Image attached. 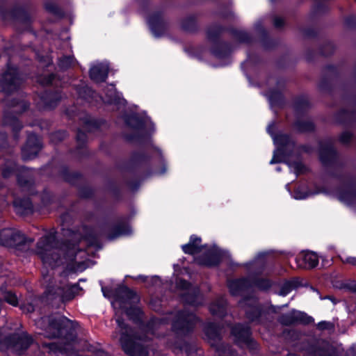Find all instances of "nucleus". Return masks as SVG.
<instances>
[{
  "instance_id": "f257e3e1",
  "label": "nucleus",
  "mask_w": 356,
  "mask_h": 356,
  "mask_svg": "<svg viewBox=\"0 0 356 356\" xmlns=\"http://www.w3.org/2000/svg\"><path fill=\"white\" fill-rule=\"evenodd\" d=\"M38 326L44 329V335L48 338H59L61 342L56 348L61 352L72 356H79L76 328L77 323L67 318L56 314L47 318H42L37 322Z\"/></svg>"
},
{
  "instance_id": "f03ea898",
  "label": "nucleus",
  "mask_w": 356,
  "mask_h": 356,
  "mask_svg": "<svg viewBox=\"0 0 356 356\" xmlns=\"http://www.w3.org/2000/svg\"><path fill=\"white\" fill-rule=\"evenodd\" d=\"M119 327L121 329L122 335L120 343L124 351L129 356H160L157 352L153 350L147 349L143 345L145 341V339L138 338L132 334L131 329L126 327L124 322L120 319H117Z\"/></svg>"
},
{
  "instance_id": "7ed1b4c3",
  "label": "nucleus",
  "mask_w": 356,
  "mask_h": 356,
  "mask_svg": "<svg viewBox=\"0 0 356 356\" xmlns=\"http://www.w3.org/2000/svg\"><path fill=\"white\" fill-rule=\"evenodd\" d=\"M55 242L54 236H44L38 242L36 248V252L43 263L52 267L63 264L62 259L59 257L60 250L54 248Z\"/></svg>"
},
{
  "instance_id": "20e7f679",
  "label": "nucleus",
  "mask_w": 356,
  "mask_h": 356,
  "mask_svg": "<svg viewBox=\"0 0 356 356\" xmlns=\"http://www.w3.org/2000/svg\"><path fill=\"white\" fill-rule=\"evenodd\" d=\"M197 318L192 313L180 312L176 315V319L172 322V328L177 333H185L193 329Z\"/></svg>"
},
{
  "instance_id": "39448f33",
  "label": "nucleus",
  "mask_w": 356,
  "mask_h": 356,
  "mask_svg": "<svg viewBox=\"0 0 356 356\" xmlns=\"http://www.w3.org/2000/svg\"><path fill=\"white\" fill-rule=\"evenodd\" d=\"M1 81L2 90L8 93L17 88L22 83V79L19 76L17 70L11 68L3 75Z\"/></svg>"
},
{
  "instance_id": "423d86ee",
  "label": "nucleus",
  "mask_w": 356,
  "mask_h": 356,
  "mask_svg": "<svg viewBox=\"0 0 356 356\" xmlns=\"http://www.w3.org/2000/svg\"><path fill=\"white\" fill-rule=\"evenodd\" d=\"M41 149L39 138L33 134L29 136L24 147L22 148V157L24 160H31L36 156Z\"/></svg>"
},
{
  "instance_id": "0eeeda50",
  "label": "nucleus",
  "mask_w": 356,
  "mask_h": 356,
  "mask_svg": "<svg viewBox=\"0 0 356 356\" xmlns=\"http://www.w3.org/2000/svg\"><path fill=\"white\" fill-rule=\"evenodd\" d=\"M297 266L300 268H312L318 264V257L313 252H305L296 257Z\"/></svg>"
},
{
  "instance_id": "6e6552de",
  "label": "nucleus",
  "mask_w": 356,
  "mask_h": 356,
  "mask_svg": "<svg viewBox=\"0 0 356 356\" xmlns=\"http://www.w3.org/2000/svg\"><path fill=\"white\" fill-rule=\"evenodd\" d=\"M240 305L243 307H245V313L248 318L250 321H254L260 316V310L256 305V300L253 298L243 300L240 302Z\"/></svg>"
},
{
  "instance_id": "1a4fd4ad",
  "label": "nucleus",
  "mask_w": 356,
  "mask_h": 356,
  "mask_svg": "<svg viewBox=\"0 0 356 356\" xmlns=\"http://www.w3.org/2000/svg\"><path fill=\"white\" fill-rule=\"evenodd\" d=\"M228 286L231 293L234 296L243 295L244 292L248 291L251 286L250 282L246 280H236L230 281Z\"/></svg>"
},
{
  "instance_id": "9d476101",
  "label": "nucleus",
  "mask_w": 356,
  "mask_h": 356,
  "mask_svg": "<svg viewBox=\"0 0 356 356\" xmlns=\"http://www.w3.org/2000/svg\"><path fill=\"white\" fill-rule=\"evenodd\" d=\"M232 334L238 341L248 343L251 341L250 330L248 326L242 325H235L232 328Z\"/></svg>"
},
{
  "instance_id": "9b49d317",
  "label": "nucleus",
  "mask_w": 356,
  "mask_h": 356,
  "mask_svg": "<svg viewBox=\"0 0 356 356\" xmlns=\"http://www.w3.org/2000/svg\"><path fill=\"white\" fill-rule=\"evenodd\" d=\"M90 76L95 81H104L108 76V67L102 64L95 65L90 70Z\"/></svg>"
},
{
  "instance_id": "f8f14e48",
  "label": "nucleus",
  "mask_w": 356,
  "mask_h": 356,
  "mask_svg": "<svg viewBox=\"0 0 356 356\" xmlns=\"http://www.w3.org/2000/svg\"><path fill=\"white\" fill-rule=\"evenodd\" d=\"M201 238L192 236L188 243L182 246V250L186 254H195L202 250Z\"/></svg>"
},
{
  "instance_id": "ddd939ff",
  "label": "nucleus",
  "mask_w": 356,
  "mask_h": 356,
  "mask_svg": "<svg viewBox=\"0 0 356 356\" xmlns=\"http://www.w3.org/2000/svg\"><path fill=\"white\" fill-rule=\"evenodd\" d=\"M73 289V286L65 284L61 287H58L52 295L58 297L62 302L70 300L74 296Z\"/></svg>"
},
{
  "instance_id": "4468645a",
  "label": "nucleus",
  "mask_w": 356,
  "mask_h": 356,
  "mask_svg": "<svg viewBox=\"0 0 356 356\" xmlns=\"http://www.w3.org/2000/svg\"><path fill=\"white\" fill-rule=\"evenodd\" d=\"M204 332L208 339L213 342L220 340V329L216 324L209 323L204 327Z\"/></svg>"
},
{
  "instance_id": "2eb2a0df",
  "label": "nucleus",
  "mask_w": 356,
  "mask_h": 356,
  "mask_svg": "<svg viewBox=\"0 0 356 356\" xmlns=\"http://www.w3.org/2000/svg\"><path fill=\"white\" fill-rule=\"evenodd\" d=\"M210 312L213 316L222 317L226 312V301L221 298L210 306Z\"/></svg>"
},
{
  "instance_id": "dca6fc26",
  "label": "nucleus",
  "mask_w": 356,
  "mask_h": 356,
  "mask_svg": "<svg viewBox=\"0 0 356 356\" xmlns=\"http://www.w3.org/2000/svg\"><path fill=\"white\" fill-rule=\"evenodd\" d=\"M14 206L16 211L21 214H26L32 211V204L29 200H15L14 201Z\"/></svg>"
},
{
  "instance_id": "f3484780",
  "label": "nucleus",
  "mask_w": 356,
  "mask_h": 356,
  "mask_svg": "<svg viewBox=\"0 0 356 356\" xmlns=\"http://www.w3.org/2000/svg\"><path fill=\"white\" fill-rule=\"evenodd\" d=\"M18 235L15 234V230L5 229L0 232V243L3 245H10L11 238Z\"/></svg>"
},
{
  "instance_id": "a211bd4d",
  "label": "nucleus",
  "mask_w": 356,
  "mask_h": 356,
  "mask_svg": "<svg viewBox=\"0 0 356 356\" xmlns=\"http://www.w3.org/2000/svg\"><path fill=\"white\" fill-rule=\"evenodd\" d=\"M334 150L331 146L322 149L320 152V158L323 163H326L329 159L334 156Z\"/></svg>"
},
{
  "instance_id": "6ab92c4d",
  "label": "nucleus",
  "mask_w": 356,
  "mask_h": 356,
  "mask_svg": "<svg viewBox=\"0 0 356 356\" xmlns=\"http://www.w3.org/2000/svg\"><path fill=\"white\" fill-rule=\"evenodd\" d=\"M207 257L206 260H197V263L208 266H215L218 264L219 258L216 254L209 253L207 255Z\"/></svg>"
},
{
  "instance_id": "aec40b11",
  "label": "nucleus",
  "mask_w": 356,
  "mask_h": 356,
  "mask_svg": "<svg viewBox=\"0 0 356 356\" xmlns=\"http://www.w3.org/2000/svg\"><path fill=\"white\" fill-rule=\"evenodd\" d=\"M4 123L10 126L11 128L13 129V131L19 130L22 128V125H21L20 122H19V120L14 117H12V118L6 117L4 119Z\"/></svg>"
},
{
  "instance_id": "412c9836",
  "label": "nucleus",
  "mask_w": 356,
  "mask_h": 356,
  "mask_svg": "<svg viewBox=\"0 0 356 356\" xmlns=\"http://www.w3.org/2000/svg\"><path fill=\"white\" fill-rule=\"evenodd\" d=\"M28 172L24 171L22 175L18 176V183L20 186H30L32 184V179L28 177Z\"/></svg>"
},
{
  "instance_id": "4be33fe9",
  "label": "nucleus",
  "mask_w": 356,
  "mask_h": 356,
  "mask_svg": "<svg viewBox=\"0 0 356 356\" xmlns=\"http://www.w3.org/2000/svg\"><path fill=\"white\" fill-rule=\"evenodd\" d=\"M354 195L349 191L340 193L338 196V198L340 201L346 203H350Z\"/></svg>"
},
{
  "instance_id": "5701e85b",
  "label": "nucleus",
  "mask_w": 356,
  "mask_h": 356,
  "mask_svg": "<svg viewBox=\"0 0 356 356\" xmlns=\"http://www.w3.org/2000/svg\"><path fill=\"white\" fill-rule=\"evenodd\" d=\"M15 234L18 235L17 236L13 237L11 238L10 245H16L22 244L24 242V236L18 231L15 230Z\"/></svg>"
},
{
  "instance_id": "b1692460",
  "label": "nucleus",
  "mask_w": 356,
  "mask_h": 356,
  "mask_svg": "<svg viewBox=\"0 0 356 356\" xmlns=\"http://www.w3.org/2000/svg\"><path fill=\"white\" fill-rule=\"evenodd\" d=\"M4 299L5 300L13 305V306H16L17 305V302H18V300H17V298L16 296V295L15 293H13L12 292H7L6 293L5 296H4Z\"/></svg>"
},
{
  "instance_id": "393cba45",
  "label": "nucleus",
  "mask_w": 356,
  "mask_h": 356,
  "mask_svg": "<svg viewBox=\"0 0 356 356\" xmlns=\"http://www.w3.org/2000/svg\"><path fill=\"white\" fill-rule=\"evenodd\" d=\"M123 293L127 299L130 300L131 303H135L138 300L136 294L133 291L126 288Z\"/></svg>"
},
{
  "instance_id": "a878e982",
  "label": "nucleus",
  "mask_w": 356,
  "mask_h": 356,
  "mask_svg": "<svg viewBox=\"0 0 356 356\" xmlns=\"http://www.w3.org/2000/svg\"><path fill=\"white\" fill-rule=\"evenodd\" d=\"M254 285L261 289H266L270 286V282L269 280L264 279L255 282Z\"/></svg>"
},
{
  "instance_id": "bb28decb",
  "label": "nucleus",
  "mask_w": 356,
  "mask_h": 356,
  "mask_svg": "<svg viewBox=\"0 0 356 356\" xmlns=\"http://www.w3.org/2000/svg\"><path fill=\"white\" fill-rule=\"evenodd\" d=\"M292 288H293V284L291 283H290V282L285 283L282 286V287L280 291V295L283 296H286L292 290Z\"/></svg>"
},
{
  "instance_id": "cd10ccee",
  "label": "nucleus",
  "mask_w": 356,
  "mask_h": 356,
  "mask_svg": "<svg viewBox=\"0 0 356 356\" xmlns=\"http://www.w3.org/2000/svg\"><path fill=\"white\" fill-rule=\"evenodd\" d=\"M14 172L13 166H4L2 168V175L5 178L9 177Z\"/></svg>"
},
{
  "instance_id": "c85d7f7f",
  "label": "nucleus",
  "mask_w": 356,
  "mask_h": 356,
  "mask_svg": "<svg viewBox=\"0 0 356 356\" xmlns=\"http://www.w3.org/2000/svg\"><path fill=\"white\" fill-rule=\"evenodd\" d=\"M72 62V59L70 57H65L60 60V65L62 67H68Z\"/></svg>"
},
{
  "instance_id": "c756f323",
  "label": "nucleus",
  "mask_w": 356,
  "mask_h": 356,
  "mask_svg": "<svg viewBox=\"0 0 356 356\" xmlns=\"http://www.w3.org/2000/svg\"><path fill=\"white\" fill-rule=\"evenodd\" d=\"M352 138V134L349 132H344L341 134L340 137V140L343 143H348Z\"/></svg>"
},
{
  "instance_id": "7c9ffc66",
  "label": "nucleus",
  "mask_w": 356,
  "mask_h": 356,
  "mask_svg": "<svg viewBox=\"0 0 356 356\" xmlns=\"http://www.w3.org/2000/svg\"><path fill=\"white\" fill-rule=\"evenodd\" d=\"M342 261L343 263H348L353 265H356V257H349L346 258L345 259H343Z\"/></svg>"
},
{
  "instance_id": "2f4dec72",
  "label": "nucleus",
  "mask_w": 356,
  "mask_h": 356,
  "mask_svg": "<svg viewBox=\"0 0 356 356\" xmlns=\"http://www.w3.org/2000/svg\"><path fill=\"white\" fill-rule=\"evenodd\" d=\"M284 24V21L281 17H275L274 19V25L276 27H281Z\"/></svg>"
},
{
  "instance_id": "473e14b6",
  "label": "nucleus",
  "mask_w": 356,
  "mask_h": 356,
  "mask_svg": "<svg viewBox=\"0 0 356 356\" xmlns=\"http://www.w3.org/2000/svg\"><path fill=\"white\" fill-rule=\"evenodd\" d=\"M6 140V136L4 133H0V147H3L4 145V143Z\"/></svg>"
},
{
  "instance_id": "72a5a7b5",
  "label": "nucleus",
  "mask_w": 356,
  "mask_h": 356,
  "mask_svg": "<svg viewBox=\"0 0 356 356\" xmlns=\"http://www.w3.org/2000/svg\"><path fill=\"white\" fill-rule=\"evenodd\" d=\"M163 323V320H161V319H156V320H153L151 323V325L152 326H154V325H156L157 324H162Z\"/></svg>"
},
{
  "instance_id": "f704fd0d",
  "label": "nucleus",
  "mask_w": 356,
  "mask_h": 356,
  "mask_svg": "<svg viewBox=\"0 0 356 356\" xmlns=\"http://www.w3.org/2000/svg\"><path fill=\"white\" fill-rule=\"evenodd\" d=\"M218 351L220 352V350H218ZM218 356H234V353L229 350L228 355L225 354V355H221L220 353H218Z\"/></svg>"
},
{
  "instance_id": "c9c22d12",
  "label": "nucleus",
  "mask_w": 356,
  "mask_h": 356,
  "mask_svg": "<svg viewBox=\"0 0 356 356\" xmlns=\"http://www.w3.org/2000/svg\"><path fill=\"white\" fill-rule=\"evenodd\" d=\"M325 324V323H321L318 324V327L321 328V329H324L325 327L323 326V325Z\"/></svg>"
},
{
  "instance_id": "e433bc0d",
  "label": "nucleus",
  "mask_w": 356,
  "mask_h": 356,
  "mask_svg": "<svg viewBox=\"0 0 356 356\" xmlns=\"http://www.w3.org/2000/svg\"><path fill=\"white\" fill-rule=\"evenodd\" d=\"M99 355L100 356H107L106 354L104 352H103V351L99 352Z\"/></svg>"
},
{
  "instance_id": "4c0bfd02",
  "label": "nucleus",
  "mask_w": 356,
  "mask_h": 356,
  "mask_svg": "<svg viewBox=\"0 0 356 356\" xmlns=\"http://www.w3.org/2000/svg\"><path fill=\"white\" fill-rule=\"evenodd\" d=\"M189 304L193 305H197V303L195 301H193V300L189 301Z\"/></svg>"
},
{
  "instance_id": "58836bf2",
  "label": "nucleus",
  "mask_w": 356,
  "mask_h": 356,
  "mask_svg": "<svg viewBox=\"0 0 356 356\" xmlns=\"http://www.w3.org/2000/svg\"><path fill=\"white\" fill-rule=\"evenodd\" d=\"M276 163V161H275V159L273 158V159L270 161V164H273V163Z\"/></svg>"
},
{
  "instance_id": "ea45409f",
  "label": "nucleus",
  "mask_w": 356,
  "mask_h": 356,
  "mask_svg": "<svg viewBox=\"0 0 356 356\" xmlns=\"http://www.w3.org/2000/svg\"><path fill=\"white\" fill-rule=\"evenodd\" d=\"M54 346H55V344H54V343L49 344L50 349H53Z\"/></svg>"
},
{
  "instance_id": "a19ab883",
  "label": "nucleus",
  "mask_w": 356,
  "mask_h": 356,
  "mask_svg": "<svg viewBox=\"0 0 356 356\" xmlns=\"http://www.w3.org/2000/svg\"><path fill=\"white\" fill-rule=\"evenodd\" d=\"M121 234H122V232H118V234H116V236H120Z\"/></svg>"
},
{
  "instance_id": "79ce46f5",
  "label": "nucleus",
  "mask_w": 356,
  "mask_h": 356,
  "mask_svg": "<svg viewBox=\"0 0 356 356\" xmlns=\"http://www.w3.org/2000/svg\"><path fill=\"white\" fill-rule=\"evenodd\" d=\"M296 198H303V197H305V196H303V197H301V196H296Z\"/></svg>"
},
{
  "instance_id": "37998d69",
  "label": "nucleus",
  "mask_w": 356,
  "mask_h": 356,
  "mask_svg": "<svg viewBox=\"0 0 356 356\" xmlns=\"http://www.w3.org/2000/svg\"><path fill=\"white\" fill-rule=\"evenodd\" d=\"M170 318H171L172 316H174V315H173L172 314H170Z\"/></svg>"
}]
</instances>
